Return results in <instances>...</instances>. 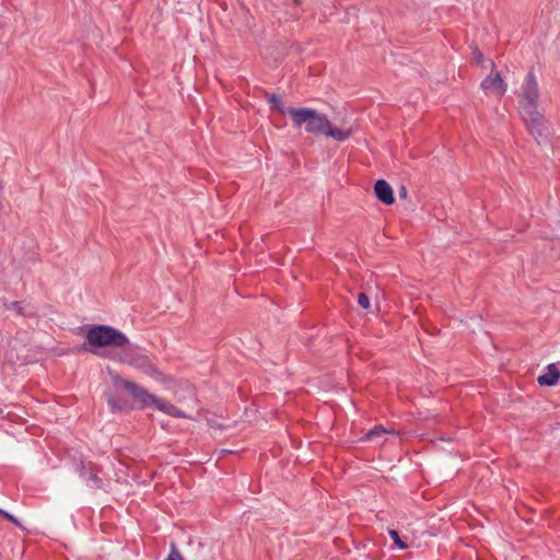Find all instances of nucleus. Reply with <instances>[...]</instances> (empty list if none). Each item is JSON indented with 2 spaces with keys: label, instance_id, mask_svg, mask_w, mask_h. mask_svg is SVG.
<instances>
[{
  "label": "nucleus",
  "instance_id": "obj_7",
  "mask_svg": "<svg viewBox=\"0 0 560 560\" xmlns=\"http://www.w3.org/2000/svg\"><path fill=\"white\" fill-rule=\"evenodd\" d=\"M481 89L486 94H494L498 96H503L508 90V85L502 79L501 74L492 70L481 82Z\"/></svg>",
  "mask_w": 560,
  "mask_h": 560
},
{
  "label": "nucleus",
  "instance_id": "obj_22",
  "mask_svg": "<svg viewBox=\"0 0 560 560\" xmlns=\"http://www.w3.org/2000/svg\"><path fill=\"white\" fill-rule=\"evenodd\" d=\"M400 192H401V195H404V196H406V194H407V191H406V189H405V188H402Z\"/></svg>",
  "mask_w": 560,
  "mask_h": 560
},
{
  "label": "nucleus",
  "instance_id": "obj_1",
  "mask_svg": "<svg viewBox=\"0 0 560 560\" xmlns=\"http://www.w3.org/2000/svg\"><path fill=\"white\" fill-rule=\"evenodd\" d=\"M268 103L271 109L282 115H289L294 128L305 126L307 133L330 137L339 142L346 141L353 133V129L350 126L342 128L332 127L327 116L319 114L314 108L284 106L282 97L278 94H270L268 96Z\"/></svg>",
  "mask_w": 560,
  "mask_h": 560
},
{
  "label": "nucleus",
  "instance_id": "obj_9",
  "mask_svg": "<svg viewBox=\"0 0 560 560\" xmlns=\"http://www.w3.org/2000/svg\"><path fill=\"white\" fill-rule=\"evenodd\" d=\"M374 191H375L377 199L380 201H382L384 205L388 206V205L394 203L395 198H394L393 188L386 180L378 179L375 183Z\"/></svg>",
  "mask_w": 560,
  "mask_h": 560
},
{
  "label": "nucleus",
  "instance_id": "obj_8",
  "mask_svg": "<svg viewBox=\"0 0 560 560\" xmlns=\"http://www.w3.org/2000/svg\"><path fill=\"white\" fill-rule=\"evenodd\" d=\"M78 472L89 488L93 490L103 488V480L98 477L100 467L96 464L92 462L82 464Z\"/></svg>",
  "mask_w": 560,
  "mask_h": 560
},
{
  "label": "nucleus",
  "instance_id": "obj_12",
  "mask_svg": "<svg viewBox=\"0 0 560 560\" xmlns=\"http://www.w3.org/2000/svg\"><path fill=\"white\" fill-rule=\"evenodd\" d=\"M153 407H155L158 410H160L168 416L175 417V418H188V416L184 411L178 409L176 406H174L170 402H165L162 399H160L159 397L155 398Z\"/></svg>",
  "mask_w": 560,
  "mask_h": 560
},
{
  "label": "nucleus",
  "instance_id": "obj_18",
  "mask_svg": "<svg viewBox=\"0 0 560 560\" xmlns=\"http://www.w3.org/2000/svg\"><path fill=\"white\" fill-rule=\"evenodd\" d=\"M4 518H7L9 522L13 523L16 526L21 525L19 520L14 515L10 514L9 512L5 513Z\"/></svg>",
  "mask_w": 560,
  "mask_h": 560
},
{
  "label": "nucleus",
  "instance_id": "obj_3",
  "mask_svg": "<svg viewBox=\"0 0 560 560\" xmlns=\"http://www.w3.org/2000/svg\"><path fill=\"white\" fill-rule=\"evenodd\" d=\"M85 338L89 345L96 348L112 346L120 349L121 346L127 343V336L124 332L107 325L92 326L86 331Z\"/></svg>",
  "mask_w": 560,
  "mask_h": 560
},
{
  "label": "nucleus",
  "instance_id": "obj_14",
  "mask_svg": "<svg viewBox=\"0 0 560 560\" xmlns=\"http://www.w3.org/2000/svg\"><path fill=\"white\" fill-rule=\"evenodd\" d=\"M388 534H389L390 538L393 539L394 544L399 549H406L407 548V545L400 539L399 534H398V532L396 529H389Z\"/></svg>",
  "mask_w": 560,
  "mask_h": 560
},
{
  "label": "nucleus",
  "instance_id": "obj_13",
  "mask_svg": "<svg viewBox=\"0 0 560 560\" xmlns=\"http://www.w3.org/2000/svg\"><path fill=\"white\" fill-rule=\"evenodd\" d=\"M386 433H388V431L382 424H377L372 428L362 440L373 441L376 438L385 435Z\"/></svg>",
  "mask_w": 560,
  "mask_h": 560
},
{
  "label": "nucleus",
  "instance_id": "obj_21",
  "mask_svg": "<svg viewBox=\"0 0 560 560\" xmlns=\"http://www.w3.org/2000/svg\"><path fill=\"white\" fill-rule=\"evenodd\" d=\"M5 513H7V511H4V510L0 509V516H3V517H4Z\"/></svg>",
  "mask_w": 560,
  "mask_h": 560
},
{
  "label": "nucleus",
  "instance_id": "obj_5",
  "mask_svg": "<svg viewBox=\"0 0 560 560\" xmlns=\"http://www.w3.org/2000/svg\"><path fill=\"white\" fill-rule=\"evenodd\" d=\"M114 384L128 390L140 408L153 407L156 396L149 393L143 386L119 376L114 378Z\"/></svg>",
  "mask_w": 560,
  "mask_h": 560
},
{
  "label": "nucleus",
  "instance_id": "obj_6",
  "mask_svg": "<svg viewBox=\"0 0 560 560\" xmlns=\"http://www.w3.org/2000/svg\"><path fill=\"white\" fill-rule=\"evenodd\" d=\"M528 132L538 140L544 136V116L536 109L521 112Z\"/></svg>",
  "mask_w": 560,
  "mask_h": 560
},
{
  "label": "nucleus",
  "instance_id": "obj_17",
  "mask_svg": "<svg viewBox=\"0 0 560 560\" xmlns=\"http://www.w3.org/2000/svg\"><path fill=\"white\" fill-rule=\"evenodd\" d=\"M11 307L18 313V314H22L23 313V307H22V303L21 302H12L11 303Z\"/></svg>",
  "mask_w": 560,
  "mask_h": 560
},
{
  "label": "nucleus",
  "instance_id": "obj_4",
  "mask_svg": "<svg viewBox=\"0 0 560 560\" xmlns=\"http://www.w3.org/2000/svg\"><path fill=\"white\" fill-rule=\"evenodd\" d=\"M538 83L536 77L533 71L528 72L522 86L518 95V103L521 112L528 109H536L538 102Z\"/></svg>",
  "mask_w": 560,
  "mask_h": 560
},
{
  "label": "nucleus",
  "instance_id": "obj_19",
  "mask_svg": "<svg viewBox=\"0 0 560 560\" xmlns=\"http://www.w3.org/2000/svg\"><path fill=\"white\" fill-rule=\"evenodd\" d=\"M108 405L110 406L113 411H116V410L120 409V407H118V405L116 404L114 398H109L108 399Z\"/></svg>",
  "mask_w": 560,
  "mask_h": 560
},
{
  "label": "nucleus",
  "instance_id": "obj_16",
  "mask_svg": "<svg viewBox=\"0 0 560 560\" xmlns=\"http://www.w3.org/2000/svg\"><path fill=\"white\" fill-rule=\"evenodd\" d=\"M165 560H184L182 555L176 549L175 545L172 546V550Z\"/></svg>",
  "mask_w": 560,
  "mask_h": 560
},
{
  "label": "nucleus",
  "instance_id": "obj_10",
  "mask_svg": "<svg viewBox=\"0 0 560 560\" xmlns=\"http://www.w3.org/2000/svg\"><path fill=\"white\" fill-rule=\"evenodd\" d=\"M560 380V372L555 363H550L546 368V372L537 377L540 386H555Z\"/></svg>",
  "mask_w": 560,
  "mask_h": 560
},
{
  "label": "nucleus",
  "instance_id": "obj_2",
  "mask_svg": "<svg viewBox=\"0 0 560 560\" xmlns=\"http://www.w3.org/2000/svg\"><path fill=\"white\" fill-rule=\"evenodd\" d=\"M110 358L119 361L120 363L136 368L158 382L168 383L172 380L151 362L143 349L137 345L130 343L128 338L127 343L120 347V352L118 354L110 355Z\"/></svg>",
  "mask_w": 560,
  "mask_h": 560
},
{
  "label": "nucleus",
  "instance_id": "obj_20",
  "mask_svg": "<svg viewBox=\"0 0 560 560\" xmlns=\"http://www.w3.org/2000/svg\"><path fill=\"white\" fill-rule=\"evenodd\" d=\"M475 58L478 62H481L483 57L480 51H477V52H475Z\"/></svg>",
  "mask_w": 560,
  "mask_h": 560
},
{
  "label": "nucleus",
  "instance_id": "obj_15",
  "mask_svg": "<svg viewBox=\"0 0 560 560\" xmlns=\"http://www.w3.org/2000/svg\"><path fill=\"white\" fill-rule=\"evenodd\" d=\"M358 303L362 308H369L370 307V300L369 296L365 293H360L358 296Z\"/></svg>",
  "mask_w": 560,
  "mask_h": 560
},
{
  "label": "nucleus",
  "instance_id": "obj_11",
  "mask_svg": "<svg viewBox=\"0 0 560 560\" xmlns=\"http://www.w3.org/2000/svg\"><path fill=\"white\" fill-rule=\"evenodd\" d=\"M153 407H155L158 410H160L168 416L175 417V418H188V416L184 411L178 409L176 406H174L170 402H165L162 399H160L159 397L155 398Z\"/></svg>",
  "mask_w": 560,
  "mask_h": 560
}]
</instances>
